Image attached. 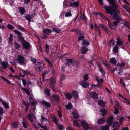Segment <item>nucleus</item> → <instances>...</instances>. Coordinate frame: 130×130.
I'll return each mask as SVG.
<instances>
[{
	"label": "nucleus",
	"mask_w": 130,
	"mask_h": 130,
	"mask_svg": "<svg viewBox=\"0 0 130 130\" xmlns=\"http://www.w3.org/2000/svg\"><path fill=\"white\" fill-rule=\"evenodd\" d=\"M98 103V104L102 107L104 106L105 104V103L102 100H99Z\"/></svg>",
	"instance_id": "23"
},
{
	"label": "nucleus",
	"mask_w": 130,
	"mask_h": 130,
	"mask_svg": "<svg viewBox=\"0 0 130 130\" xmlns=\"http://www.w3.org/2000/svg\"><path fill=\"white\" fill-rule=\"evenodd\" d=\"M102 62L103 63L105 66H108V63L106 60H102Z\"/></svg>",
	"instance_id": "49"
},
{
	"label": "nucleus",
	"mask_w": 130,
	"mask_h": 130,
	"mask_svg": "<svg viewBox=\"0 0 130 130\" xmlns=\"http://www.w3.org/2000/svg\"><path fill=\"white\" fill-rule=\"evenodd\" d=\"M90 96L91 97L96 99H98V96L97 94L93 92H91L90 94Z\"/></svg>",
	"instance_id": "16"
},
{
	"label": "nucleus",
	"mask_w": 130,
	"mask_h": 130,
	"mask_svg": "<svg viewBox=\"0 0 130 130\" xmlns=\"http://www.w3.org/2000/svg\"><path fill=\"white\" fill-rule=\"evenodd\" d=\"M58 113L59 117H62L61 111L60 110L58 111Z\"/></svg>",
	"instance_id": "64"
},
{
	"label": "nucleus",
	"mask_w": 130,
	"mask_h": 130,
	"mask_svg": "<svg viewBox=\"0 0 130 130\" xmlns=\"http://www.w3.org/2000/svg\"><path fill=\"white\" fill-rule=\"evenodd\" d=\"M82 43L84 46H88L89 44V42L85 40H83Z\"/></svg>",
	"instance_id": "33"
},
{
	"label": "nucleus",
	"mask_w": 130,
	"mask_h": 130,
	"mask_svg": "<svg viewBox=\"0 0 130 130\" xmlns=\"http://www.w3.org/2000/svg\"><path fill=\"white\" fill-rule=\"evenodd\" d=\"M123 1L125 3L127 4L128 6H126L125 5H123V6L125 10L128 12L130 14V7L129 6V3L127 2L126 0H123Z\"/></svg>",
	"instance_id": "9"
},
{
	"label": "nucleus",
	"mask_w": 130,
	"mask_h": 130,
	"mask_svg": "<svg viewBox=\"0 0 130 130\" xmlns=\"http://www.w3.org/2000/svg\"><path fill=\"white\" fill-rule=\"evenodd\" d=\"M80 121L82 126L84 128L86 129L89 128V125L84 120H82Z\"/></svg>",
	"instance_id": "6"
},
{
	"label": "nucleus",
	"mask_w": 130,
	"mask_h": 130,
	"mask_svg": "<svg viewBox=\"0 0 130 130\" xmlns=\"http://www.w3.org/2000/svg\"><path fill=\"white\" fill-rule=\"evenodd\" d=\"M110 4L111 5L113 8H117L118 6L115 3V0H107Z\"/></svg>",
	"instance_id": "13"
},
{
	"label": "nucleus",
	"mask_w": 130,
	"mask_h": 130,
	"mask_svg": "<svg viewBox=\"0 0 130 130\" xmlns=\"http://www.w3.org/2000/svg\"><path fill=\"white\" fill-rule=\"evenodd\" d=\"M108 24L109 28L111 30H113L115 29V28L111 24L110 21H109Z\"/></svg>",
	"instance_id": "28"
},
{
	"label": "nucleus",
	"mask_w": 130,
	"mask_h": 130,
	"mask_svg": "<svg viewBox=\"0 0 130 130\" xmlns=\"http://www.w3.org/2000/svg\"><path fill=\"white\" fill-rule=\"evenodd\" d=\"M19 11L21 14H23L25 12V10L24 8L21 7L19 9Z\"/></svg>",
	"instance_id": "34"
},
{
	"label": "nucleus",
	"mask_w": 130,
	"mask_h": 130,
	"mask_svg": "<svg viewBox=\"0 0 130 130\" xmlns=\"http://www.w3.org/2000/svg\"><path fill=\"white\" fill-rule=\"evenodd\" d=\"M101 17L103 19H104L106 20L108 22H109V21H110L108 19H107L106 17L105 16H104L102 14L101 15Z\"/></svg>",
	"instance_id": "63"
},
{
	"label": "nucleus",
	"mask_w": 130,
	"mask_h": 130,
	"mask_svg": "<svg viewBox=\"0 0 130 130\" xmlns=\"http://www.w3.org/2000/svg\"><path fill=\"white\" fill-rule=\"evenodd\" d=\"M12 125L15 128H17L18 126V124L16 122H14L13 123Z\"/></svg>",
	"instance_id": "60"
},
{
	"label": "nucleus",
	"mask_w": 130,
	"mask_h": 130,
	"mask_svg": "<svg viewBox=\"0 0 130 130\" xmlns=\"http://www.w3.org/2000/svg\"><path fill=\"white\" fill-rule=\"evenodd\" d=\"M17 60L20 64H22L24 63L25 59L23 56L19 55L17 58Z\"/></svg>",
	"instance_id": "7"
},
{
	"label": "nucleus",
	"mask_w": 130,
	"mask_h": 130,
	"mask_svg": "<svg viewBox=\"0 0 130 130\" xmlns=\"http://www.w3.org/2000/svg\"><path fill=\"white\" fill-rule=\"evenodd\" d=\"M70 6L72 7H77L78 5V2H75L73 3H71L70 4Z\"/></svg>",
	"instance_id": "22"
},
{
	"label": "nucleus",
	"mask_w": 130,
	"mask_h": 130,
	"mask_svg": "<svg viewBox=\"0 0 130 130\" xmlns=\"http://www.w3.org/2000/svg\"><path fill=\"white\" fill-rule=\"evenodd\" d=\"M45 94L47 96H49L50 95V91L48 89H46L44 90Z\"/></svg>",
	"instance_id": "41"
},
{
	"label": "nucleus",
	"mask_w": 130,
	"mask_h": 130,
	"mask_svg": "<svg viewBox=\"0 0 130 130\" xmlns=\"http://www.w3.org/2000/svg\"><path fill=\"white\" fill-rule=\"evenodd\" d=\"M88 77L87 74H86L84 75V81H86L88 79Z\"/></svg>",
	"instance_id": "50"
},
{
	"label": "nucleus",
	"mask_w": 130,
	"mask_h": 130,
	"mask_svg": "<svg viewBox=\"0 0 130 130\" xmlns=\"http://www.w3.org/2000/svg\"><path fill=\"white\" fill-rule=\"evenodd\" d=\"M27 116L29 120L33 124V125L36 127V123L38 125H39V124L37 122H36V117L34 115H31V114H27Z\"/></svg>",
	"instance_id": "3"
},
{
	"label": "nucleus",
	"mask_w": 130,
	"mask_h": 130,
	"mask_svg": "<svg viewBox=\"0 0 130 130\" xmlns=\"http://www.w3.org/2000/svg\"><path fill=\"white\" fill-rule=\"evenodd\" d=\"M49 46L47 44H46V46L45 51L47 53H48L49 52Z\"/></svg>",
	"instance_id": "58"
},
{
	"label": "nucleus",
	"mask_w": 130,
	"mask_h": 130,
	"mask_svg": "<svg viewBox=\"0 0 130 130\" xmlns=\"http://www.w3.org/2000/svg\"><path fill=\"white\" fill-rule=\"evenodd\" d=\"M38 130H47L46 127L44 126H40V127L38 128Z\"/></svg>",
	"instance_id": "43"
},
{
	"label": "nucleus",
	"mask_w": 130,
	"mask_h": 130,
	"mask_svg": "<svg viewBox=\"0 0 130 130\" xmlns=\"http://www.w3.org/2000/svg\"><path fill=\"white\" fill-rule=\"evenodd\" d=\"M29 101L32 105H33L35 104V103L34 102V100L30 96V98L29 99Z\"/></svg>",
	"instance_id": "48"
},
{
	"label": "nucleus",
	"mask_w": 130,
	"mask_h": 130,
	"mask_svg": "<svg viewBox=\"0 0 130 130\" xmlns=\"http://www.w3.org/2000/svg\"><path fill=\"white\" fill-rule=\"evenodd\" d=\"M19 41L23 42V43L24 41V38L22 37L21 36L19 38Z\"/></svg>",
	"instance_id": "57"
},
{
	"label": "nucleus",
	"mask_w": 130,
	"mask_h": 130,
	"mask_svg": "<svg viewBox=\"0 0 130 130\" xmlns=\"http://www.w3.org/2000/svg\"><path fill=\"white\" fill-rule=\"evenodd\" d=\"M22 81L23 85L24 86V87H25L26 86V82L25 80L23 79H22Z\"/></svg>",
	"instance_id": "61"
},
{
	"label": "nucleus",
	"mask_w": 130,
	"mask_h": 130,
	"mask_svg": "<svg viewBox=\"0 0 130 130\" xmlns=\"http://www.w3.org/2000/svg\"><path fill=\"white\" fill-rule=\"evenodd\" d=\"M51 30L49 29H44L43 32H44L47 35H49L51 32Z\"/></svg>",
	"instance_id": "36"
},
{
	"label": "nucleus",
	"mask_w": 130,
	"mask_h": 130,
	"mask_svg": "<svg viewBox=\"0 0 130 130\" xmlns=\"http://www.w3.org/2000/svg\"><path fill=\"white\" fill-rule=\"evenodd\" d=\"M104 8L106 12L110 15H116V14H119L120 12L119 10L116 9L115 10L112 9L111 7L108 6H105Z\"/></svg>",
	"instance_id": "1"
},
{
	"label": "nucleus",
	"mask_w": 130,
	"mask_h": 130,
	"mask_svg": "<svg viewBox=\"0 0 130 130\" xmlns=\"http://www.w3.org/2000/svg\"><path fill=\"white\" fill-rule=\"evenodd\" d=\"M13 35L12 34H11L9 38V40L10 41H12L13 40Z\"/></svg>",
	"instance_id": "62"
},
{
	"label": "nucleus",
	"mask_w": 130,
	"mask_h": 130,
	"mask_svg": "<svg viewBox=\"0 0 130 130\" xmlns=\"http://www.w3.org/2000/svg\"><path fill=\"white\" fill-rule=\"evenodd\" d=\"M113 127L114 128H118L117 127L119 128V127L120 126V125H119L118 123L115 122L113 123Z\"/></svg>",
	"instance_id": "39"
},
{
	"label": "nucleus",
	"mask_w": 130,
	"mask_h": 130,
	"mask_svg": "<svg viewBox=\"0 0 130 130\" xmlns=\"http://www.w3.org/2000/svg\"><path fill=\"white\" fill-rule=\"evenodd\" d=\"M53 31L57 33H59L60 32V30L57 28H54L53 29Z\"/></svg>",
	"instance_id": "45"
},
{
	"label": "nucleus",
	"mask_w": 130,
	"mask_h": 130,
	"mask_svg": "<svg viewBox=\"0 0 130 130\" xmlns=\"http://www.w3.org/2000/svg\"><path fill=\"white\" fill-rule=\"evenodd\" d=\"M66 61L67 62V63L66 64V65L69 66L73 62L72 59H67Z\"/></svg>",
	"instance_id": "31"
},
{
	"label": "nucleus",
	"mask_w": 130,
	"mask_h": 130,
	"mask_svg": "<svg viewBox=\"0 0 130 130\" xmlns=\"http://www.w3.org/2000/svg\"><path fill=\"white\" fill-rule=\"evenodd\" d=\"M2 104L4 105V107L6 109H8L9 108L8 104L5 102L3 101L2 102Z\"/></svg>",
	"instance_id": "24"
},
{
	"label": "nucleus",
	"mask_w": 130,
	"mask_h": 130,
	"mask_svg": "<svg viewBox=\"0 0 130 130\" xmlns=\"http://www.w3.org/2000/svg\"><path fill=\"white\" fill-rule=\"evenodd\" d=\"M118 47L117 46H115L114 47L113 49V51L117 53L118 52Z\"/></svg>",
	"instance_id": "47"
},
{
	"label": "nucleus",
	"mask_w": 130,
	"mask_h": 130,
	"mask_svg": "<svg viewBox=\"0 0 130 130\" xmlns=\"http://www.w3.org/2000/svg\"><path fill=\"white\" fill-rule=\"evenodd\" d=\"M100 111L102 113V116H104L107 114V112L105 109H101L100 110Z\"/></svg>",
	"instance_id": "32"
},
{
	"label": "nucleus",
	"mask_w": 130,
	"mask_h": 130,
	"mask_svg": "<svg viewBox=\"0 0 130 130\" xmlns=\"http://www.w3.org/2000/svg\"><path fill=\"white\" fill-rule=\"evenodd\" d=\"M66 108L67 109H70L72 108V104L70 102H69L68 104L66 106Z\"/></svg>",
	"instance_id": "40"
},
{
	"label": "nucleus",
	"mask_w": 130,
	"mask_h": 130,
	"mask_svg": "<svg viewBox=\"0 0 130 130\" xmlns=\"http://www.w3.org/2000/svg\"><path fill=\"white\" fill-rule=\"evenodd\" d=\"M71 31H74L77 34H79L80 35L79 36L78 39V41H79L83 39L84 38V33L81 31L80 30L78 29H74L71 30Z\"/></svg>",
	"instance_id": "4"
},
{
	"label": "nucleus",
	"mask_w": 130,
	"mask_h": 130,
	"mask_svg": "<svg viewBox=\"0 0 130 130\" xmlns=\"http://www.w3.org/2000/svg\"><path fill=\"white\" fill-rule=\"evenodd\" d=\"M72 15L71 11L66 12L65 14V16L66 17H70Z\"/></svg>",
	"instance_id": "44"
},
{
	"label": "nucleus",
	"mask_w": 130,
	"mask_h": 130,
	"mask_svg": "<svg viewBox=\"0 0 130 130\" xmlns=\"http://www.w3.org/2000/svg\"><path fill=\"white\" fill-rule=\"evenodd\" d=\"M124 117H121L119 118V122L120 124L122 123L124 121Z\"/></svg>",
	"instance_id": "56"
},
{
	"label": "nucleus",
	"mask_w": 130,
	"mask_h": 130,
	"mask_svg": "<svg viewBox=\"0 0 130 130\" xmlns=\"http://www.w3.org/2000/svg\"><path fill=\"white\" fill-rule=\"evenodd\" d=\"M26 19L29 21V22H30V20L32 18V15H27L25 17Z\"/></svg>",
	"instance_id": "27"
},
{
	"label": "nucleus",
	"mask_w": 130,
	"mask_h": 130,
	"mask_svg": "<svg viewBox=\"0 0 130 130\" xmlns=\"http://www.w3.org/2000/svg\"><path fill=\"white\" fill-rule=\"evenodd\" d=\"M44 58L45 60L48 62V64L50 65L51 66L52 65V63L50 62V61L46 57H44Z\"/></svg>",
	"instance_id": "52"
},
{
	"label": "nucleus",
	"mask_w": 130,
	"mask_h": 130,
	"mask_svg": "<svg viewBox=\"0 0 130 130\" xmlns=\"http://www.w3.org/2000/svg\"><path fill=\"white\" fill-rule=\"evenodd\" d=\"M114 120V118L113 117L110 116L107 119V123L109 125H111L112 124V123Z\"/></svg>",
	"instance_id": "14"
},
{
	"label": "nucleus",
	"mask_w": 130,
	"mask_h": 130,
	"mask_svg": "<svg viewBox=\"0 0 130 130\" xmlns=\"http://www.w3.org/2000/svg\"><path fill=\"white\" fill-rule=\"evenodd\" d=\"M73 123L74 125L77 126L78 127H79L80 126V125L77 121L74 120L73 122Z\"/></svg>",
	"instance_id": "29"
},
{
	"label": "nucleus",
	"mask_w": 130,
	"mask_h": 130,
	"mask_svg": "<svg viewBox=\"0 0 130 130\" xmlns=\"http://www.w3.org/2000/svg\"><path fill=\"white\" fill-rule=\"evenodd\" d=\"M7 27L10 29H13L14 27L11 25L10 24H8L7 25Z\"/></svg>",
	"instance_id": "51"
},
{
	"label": "nucleus",
	"mask_w": 130,
	"mask_h": 130,
	"mask_svg": "<svg viewBox=\"0 0 130 130\" xmlns=\"http://www.w3.org/2000/svg\"><path fill=\"white\" fill-rule=\"evenodd\" d=\"M22 124L23 125L24 128H27V125L26 124V121L24 118L23 119V121L22 122Z\"/></svg>",
	"instance_id": "37"
},
{
	"label": "nucleus",
	"mask_w": 130,
	"mask_h": 130,
	"mask_svg": "<svg viewBox=\"0 0 130 130\" xmlns=\"http://www.w3.org/2000/svg\"><path fill=\"white\" fill-rule=\"evenodd\" d=\"M53 121L55 122L56 124L57 125V126L59 125L57 122V120L56 118L54 117H53L52 118Z\"/></svg>",
	"instance_id": "46"
},
{
	"label": "nucleus",
	"mask_w": 130,
	"mask_h": 130,
	"mask_svg": "<svg viewBox=\"0 0 130 130\" xmlns=\"http://www.w3.org/2000/svg\"><path fill=\"white\" fill-rule=\"evenodd\" d=\"M105 122V120L103 118L99 119H98L97 122V123L98 124H104Z\"/></svg>",
	"instance_id": "20"
},
{
	"label": "nucleus",
	"mask_w": 130,
	"mask_h": 130,
	"mask_svg": "<svg viewBox=\"0 0 130 130\" xmlns=\"http://www.w3.org/2000/svg\"><path fill=\"white\" fill-rule=\"evenodd\" d=\"M14 45L16 49H19L20 47V46L16 42L14 43Z\"/></svg>",
	"instance_id": "55"
},
{
	"label": "nucleus",
	"mask_w": 130,
	"mask_h": 130,
	"mask_svg": "<svg viewBox=\"0 0 130 130\" xmlns=\"http://www.w3.org/2000/svg\"><path fill=\"white\" fill-rule=\"evenodd\" d=\"M88 50V49L86 47H82L81 50V52L83 54L86 53Z\"/></svg>",
	"instance_id": "25"
},
{
	"label": "nucleus",
	"mask_w": 130,
	"mask_h": 130,
	"mask_svg": "<svg viewBox=\"0 0 130 130\" xmlns=\"http://www.w3.org/2000/svg\"><path fill=\"white\" fill-rule=\"evenodd\" d=\"M113 17L116 20V21L113 22V23L114 25L116 26L119 23V21L121 20V18L119 15H113Z\"/></svg>",
	"instance_id": "5"
},
{
	"label": "nucleus",
	"mask_w": 130,
	"mask_h": 130,
	"mask_svg": "<svg viewBox=\"0 0 130 130\" xmlns=\"http://www.w3.org/2000/svg\"><path fill=\"white\" fill-rule=\"evenodd\" d=\"M72 113L74 118L76 119L78 118L79 116L77 115V112L76 111H74Z\"/></svg>",
	"instance_id": "30"
},
{
	"label": "nucleus",
	"mask_w": 130,
	"mask_h": 130,
	"mask_svg": "<svg viewBox=\"0 0 130 130\" xmlns=\"http://www.w3.org/2000/svg\"><path fill=\"white\" fill-rule=\"evenodd\" d=\"M51 98L53 101L58 102L59 100V97L57 95H53L51 97Z\"/></svg>",
	"instance_id": "15"
},
{
	"label": "nucleus",
	"mask_w": 130,
	"mask_h": 130,
	"mask_svg": "<svg viewBox=\"0 0 130 130\" xmlns=\"http://www.w3.org/2000/svg\"><path fill=\"white\" fill-rule=\"evenodd\" d=\"M96 80L98 82V83L99 84H100V82L102 83L103 81V80L101 78L100 80H99L98 79L97 77H96Z\"/></svg>",
	"instance_id": "59"
},
{
	"label": "nucleus",
	"mask_w": 130,
	"mask_h": 130,
	"mask_svg": "<svg viewBox=\"0 0 130 130\" xmlns=\"http://www.w3.org/2000/svg\"><path fill=\"white\" fill-rule=\"evenodd\" d=\"M14 31L15 33L18 34L19 36H21L22 35V34L21 32L17 30H14Z\"/></svg>",
	"instance_id": "53"
},
{
	"label": "nucleus",
	"mask_w": 130,
	"mask_h": 130,
	"mask_svg": "<svg viewBox=\"0 0 130 130\" xmlns=\"http://www.w3.org/2000/svg\"><path fill=\"white\" fill-rule=\"evenodd\" d=\"M99 25L101 28H102L104 30V31L106 32L108 34L109 33V31L107 29L106 27H105L103 24H99Z\"/></svg>",
	"instance_id": "17"
},
{
	"label": "nucleus",
	"mask_w": 130,
	"mask_h": 130,
	"mask_svg": "<svg viewBox=\"0 0 130 130\" xmlns=\"http://www.w3.org/2000/svg\"><path fill=\"white\" fill-rule=\"evenodd\" d=\"M41 103L43 105L47 107H50L51 106L50 103L45 101H43Z\"/></svg>",
	"instance_id": "19"
},
{
	"label": "nucleus",
	"mask_w": 130,
	"mask_h": 130,
	"mask_svg": "<svg viewBox=\"0 0 130 130\" xmlns=\"http://www.w3.org/2000/svg\"><path fill=\"white\" fill-rule=\"evenodd\" d=\"M129 23L127 21L125 22L124 23V25L126 27L128 28L129 29H130V28L129 27Z\"/></svg>",
	"instance_id": "54"
},
{
	"label": "nucleus",
	"mask_w": 130,
	"mask_h": 130,
	"mask_svg": "<svg viewBox=\"0 0 130 130\" xmlns=\"http://www.w3.org/2000/svg\"><path fill=\"white\" fill-rule=\"evenodd\" d=\"M9 66L8 62L6 61L2 62L1 64V68L3 69H6Z\"/></svg>",
	"instance_id": "11"
},
{
	"label": "nucleus",
	"mask_w": 130,
	"mask_h": 130,
	"mask_svg": "<svg viewBox=\"0 0 130 130\" xmlns=\"http://www.w3.org/2000/svg\"><path fill=\"white\" fill-rule=\"evenodd\" d=\"M41 120L42 122H48V120L47 118L43 116H41Z\"/></svg>",
	"instance_id": "26"
},
{
	"label": "nucleus",
	"mask_w": 130,
	"mask_h": 130,
	"mask_svg": "<svg viewBox=\"0 0 130 130\" xmlns=\"http://www.w3.org/2000/svg\"><path fill=\"white\" fill-rule=\"evenodd\" d=\"M110 62L112 64H115L117 63V61L114 57L111 58L110 59Z\"/></svg>",
	"instance_id": "35"
},
{
	"label": "nucleus",
	"mask_w": 130,
	"mask_h": 130,
	"mask_svg": "<svg viewBox=\"0 0 130 130\" xmlns=\"http://www.w3.org/2000/svg\"><path fill=\"white\" fill-rule=\"evenodd\" d=\"M34 67L37 72H40L44 68V64L41 62H38L35 64Z\"/></svg>",
	"instance_id": "2"
},
{
	"label": "nucleus",
	"mask_w": 130,
	"mask_h": 130,
	"mask_svg": "<svg viewBox=\"0 0 130 130\" xmlns=\"http://www.w3.org/2000/svg\"><path fill=\"white\" fill-rule=\"evenodd\" d=\"M84 81H80L79 84L84 88H87L88 87L89 84Z\"/></svg>",
	"instance_id": "10"
},
{
	"label": "nucleus",
	"mask_w": 130,
	"mask_h": 130,
	"mask_svg": "<svg viewBox=\"0 0 130 130\" xmlns=\"http://www.w3.org/2000/svg\"><path fill=\"white\" fill-rule=\"evenodd\" d=\"M55 84V79H51L50 83L51 87L52 89L53 92H54V89L53 86Z\"/></svg>",
	"instance_id": "12"
},
{
	"label": "nucleus",
	"mask_w": 130,
	"mask_h": 130,
	"mask_svg": "<svg viewBox=\"0 0 130 130\" xmlns=\"http://www.w3.org/2000/svg\"><path fill=\"white\" fill-rule=\"evenodd\" d=\"M122 41L121 40V38L119 37L117 38V43L118 46L122 45Z\"/></svg>",
	"instance_id": "18"
},
{
	"label": "nucleus",
	"mask_w": 130,
	"mask_h": 130,
	"mask_svg": "<svg viewBox=\"0 0 130 130\" xmlns=\"http://www.w3.org/2000/svg\"><path fill=\"white\" fill-rule=\"evenodd\" d=\"M66 97L68 99H71L72 98V96L70 93H66L65 94Z\"/></svg>",
	"instance_id": "38"
},
{
	"label": "nucleus",
	"mask_w": 130,
	"mask_h": 130,
	"mask_svg": "<svg viewBox=\"0 0 130 130\" xmlns=\"http://www.w3.org/2000/svg\"><path fill=\"white\" fill-rule=\"evenodd\" d=\"M101 130H109V127L107 125H106L102 127Z\"/></svg>",
	"instance_id": "42"
},
{
	"label": "nucleus",
	"mask_w": 130,
	"mask_h": 130,
	"mask_svg": "<svg viewBox=\"0 0 130 130\" xmlns=\"http://www.w3.org/2000/svg\"><path fill=\"white\" fill-rule=\"evenodd\" d=\"M22 45L23 48L26 50H28L31 47L30 44L26 41H24Z\"/></svg>",
	"instance_id": "8"
},
{
	"label": "nucleus",
	"mask_w": 130,
	"mask_h": 130,
	"mask_svg": "<svg viewBox=\"0 0 130 130\" xmlns=\"http://www.w3.org/2000/svg\"><path fill=\"white\" fill-rule=\"evenodd\" d=\"M72 94L73 95V97L75 99H77L78 97V94L77 92L74 91H72Z\"/></svg>",
	"instance_id": "21"
}]
</instances>
